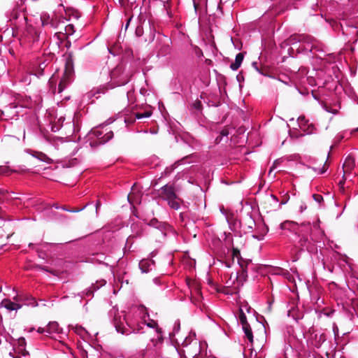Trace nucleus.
Returning <instances> with one entry per match:
<instances>
[{"instance_id":"obj_36","label":"nucleus","mask_w":358,"mask_h":358,"mask_svg":"<svg viewBox=\"0 0 358 358\" xmlns=\"http://www.w3.org/2000/svg\"><path fill=\"white\" fill-rule=\"evenodd\" d=\"M134 194V193H131L128 196V199H129L130 202H131V201L133 200Z\"/></svg>"},{"instance_id":"obj_31","label":"nucleus","mask_w":358,"mask_h":358,"mask_svg":"<svg viewBox=\"0 0 358 358\" xmlns=\"http://www.w3.org/2000/svg\"><path fill=\"white\" fill-rule=\"evenodd\" d=\"M313 227L315 230L320 229V220H318L315 222H313Z\"/></svg>"},{"instance_id":"obj_26","label":"nucleus","mask_w":358,"mask_h":358,"mask_svg":"<svg viewBox=\"0 0 358 358\" xmlns=\"http://www.w3.org/2000/svg\"><path fill=\"white\" fill-rule=\"evenodd\" d=\"M75 332L78 334H83L85 332V329L80 326H76L75 328Z\"/></svg>"},{"instance_id":"obj_27","label":"nucleus","mask_w":358,"mask_h":358,"mask_svg":"<svg viewBox=\"0 0 358 358\" xmlns=\"http://www.w3.org/2000/svg\"><path fill=\"white\" fill-rule=\"evenodd\" d=\"M313 170L318 174H322L327 171V169L325 168V166H324L321 169L313 168Z\"/></svg>"},{"instance_id":"obj_35","label":"nucleus","mask_w":358,"mask_h":358,"mask_svg":"<svg viewBox=\"0 0 358 358\" xmlns=\"http://www.w3.org/2000/svg\"><path fill=\"white\" fill-rule=\"evenodd\" d=\"M5 224V220L0 217V227H3Z\"/></svg>"},{"instance_id":"obj_28","label":"nucleus","mask_w":358,"mask_h":358,"mask_svg":"<svg viewBox=\"0 0 358 358\" xmlns=\"http://www.w3.org/2000/svg\"><path fill=\"white\" fill-rule=\"evenodd\" d=\"M39 159L44 162H48V163L50 162V159L48 158L45 155H44L43 153L40 154Z\"/></svg>"},{"instance_id":"obj_32","label":"nucleus","mask_w":358,"mask_h":358,"mask_svg":"<svg viewBox=\"0 0 358 358\" xmlns=\"http://www.w3.org/2000/svg\"><path fill=\"white\" fill-rule=\"evenodd\" d=\"M37 332L40 334H46V327H38Z\"/></svg>"},{"instance_id":"obj_13","label":"nucleus","mask_w":358,"mask_h":358,"mask_svg":"<svg viewBox=\"0 0 358 358\" xmlns=\"http://www.w3.org/2000/svg\"><path fill=\"white\" fill-rule=\"evenodd\" d=\"M243 58H244V55L243 52L238 53L236 56L234 62L231 64L230 68L233 71L238 70L243 62Z\"/></svg>"},{"instance_id":"obj_37","label":"nucleus","mask_w":358,"mask_h":358,"mask_svg":"<svg viewBox=\"0 0 358 358\" xmlns=\"http://www.w3.org/2000/svg\"><path fill=\"white\" fill-rule=\"evenodd\" d=\"M253 237L256 238H257L259 240H262L263 239V236H261L259 237V236H257L254 235Z\"/></svg>"},{"instance_id":"obj_22","label":"nucleus","mask_w":358,"mask_h":358,"mask_svg":"<svg viewBox=\"0 0 358 358\" xmlns=\"http://www.w3.org/2000/svg\"><path fill=\"white\" fill-rule=\"evenodd\" d=\"M150 115H151V113L150 112H145V113H136V117L137 119H141L143 117H148Z\"/></svg>"},{"instance_id":"obj_39","label":"nucleus","mask_w":358,"mask_h":358,"mask_svg":"<svg viewBox=\"0 0 358 358\" xmlns=\"http://www.w3.org/2000/svg\"><path fill=\"white\" fill-rule=\"evenodd\" d=\"M222 134L223 136H227V135L228 134V133H227V131H222Z\"/></svg>"},{"instance_id":"obj_9","label":"nucleus","mask_w":358,"mask_h":358,"mask_svg":"<svg viewBox=\"0 0 358 358\" xmlns=\"http://www.w3.org/2000/svg\"><path fill=\"white\" fill-rule=\"evenodd\" d=\"M62 332V329L59 327L57 322H50L46 327V334H59Z\"/></svg>"},{"instance_id":"obj_42","label":"nucleus","mask_w":358,"mask_h":358,"mask_svg":"<svg viewBox=\"0 0 358 358\" xmlns=\"http://www.w3.org/2000/svg\"><path fill=\"white\" fill-rule=\"evenodd\" d=\"M99 206V203H96V209L98 208Z\"/></svg>"},{"instance_id":"obj_2","label":"nucleus","mask_w":358,"mask_h":358,"mask_svg":"<svg viewBox=\"0 0 358 358\" xmlns=\"http://www.w3.org/2000/svg\"><path fill=\"white\" fill-rule=\"evenodd\" d=\"M25 299L24 296H15L13 297L14 301L8 299H4L1 302V307H3L8 311L17 310L23 306L35 307L37 306V302L35 299H31V302L21 303Z\"/></svg>"},{"instance_id":"obj_23","label":"nucleus","mask_w":358,"mask_h":358,"mask_svg":"<svg viewBox=\"0 0 358 358\" xmlns=\"http://www.w3.org/2000/svg\"><path fill=\"white\" fill-rule=\"evenodd\" d=\"M136 35L138 37L141 36L143 34V29L141 26H138L136 29Z\"/></svg>"},{"instance_id":"obj_1","label":"nucleus","mask_w":358,"mask_h":358,"mask_svg":"<svg viewBox=\"0 0 358 358\" xmlns=\"http://www.w3.org/2000/svg\"><path fill=\"white\" fill-rule=\"evenodd\" d=\"M114 325L117 332L125 335L138 333L145 326L155 329L157 334L162 333L157 322L150 318L144 308H138L134 312L123 315L122 318L121 316H115Z\"/></svg>"},{"instance_id":"obj_40","label":"nucleus","mask_w":358,"mask_h":358,"mask_svg":"<svg viewBox=\"0 0 358 358\" xmlns=\"http://www.w3.org/2000/svg\"><path fill=\"white\" fill-rule=\"evenodd\" d=\"M141 339V336H136V341H139Z\"/></svg>"},{"instance_id":"obj_44","label":"nucleus","mask_w":358,"mask_h":358,"mask_svg":"<svg viewBox=\"0 0 358 358\" xmlns=\"http://www.w3.org/2000/svg\"><path fill=\"white\" fill-rule=\"evenodd\" d=\"M180 358H186V357H180Z\"/></svg>"},{"instance_id":"obj_12","label":"nucleus","mask_w":358,"mask_h":358,"mask_svg":"<svg viewBox=\"0 0 358 358\" xmlns=\"http://www.w3.org/2000/svg\"><path fill=\"white\" fill-rule=\"evenodd\" d=\"M298 122H299L300 128L302 130H303L304 131H306L307 134H311L314 131L315 127L312 124L308 125L307 129L305 128V126L308 123V121L305 119L304 117H299Z\"/></svg>"},{"instance_id":"obj_30","label":"nucleus","mask_w":358,"mask_h":358,"mask_svg":"<svg viewBox=\"0 0 358 358\" xmlns=\"http://www.w3.org/2000/svg\"><path fill=\"white\" fill-rule=\"evenodd\" d=\"M193 106L194 108H195L196 109H200L201 107V103L200 101H196L194 103H193Z\"/></svg>"},{"instance_id":"obj_38","label":"nucleus","mask_w":358,"mask_h":358,"mask_svg":"<svg viewBox=\"0 0 358 358\" xmlns=\"http://www.w3.org/2000/svg\"><path fill=\"white\" fill-rule=\"evenodd\" d=\"M271 198H272L273 200H275V201H278V198H277L275 196H274V195H273V194H272V195H271Z\"/></svg>"},{"instance_id":"obj_7","label":"nucleus","mask_w":358,"mask_h":358,"mask_svg":"<svg viewBox=\"0 0 358 358\" xmlns=\"http://www.w3.org/2000/svg\"><path fill=\"white\" fill-rule=\"evenodd\" d=\"M176 196L174 188L172 186L164 185L161 189L160 196L166 201L175 198Z\"/></svg>"},{"instance_id":"obj_41","label":"nucleus","mask_w":358,"mask_h":358,"mask_svg":"<svg viewBox=\"0 0 358 358\" xmlns=\"http://www.w3.org/2000/svg\"><path fill=\"white\" fill-rule=\"evenodd\" d=\"M320 345H321V343H320V342H319L318 343L315 344V345L316 347H317V348H318V347H320Z\"/></svg>"},{"instance_id":"obj_16","label":"nucleus","mask_w":358,"mask_h":358,"mask_svg":"<svg viewBox=\"0 0 358 358\" xmlns=\"http://www.w3.org/2000/svg\"><path fill=\"white\" fill-rule=\"evenodd\" d=\"M167 202L169 206L175 210H178L180 206L179 199L177 197V196H175V198H171V199L168 200Z\"/></svg>"},{"instance_id":"obj_34","label":"nucleus","mask_w":358,"mask_h":358,"mask_svg":"<svg viewBox=\"0 0 358 358\" xmlns=\"http://www.w3.org/2000/svg\"><path fill=\"white\" fill-rule=\"evenodd\" d=\"M313 197H314V199H315L316 201H320V199H322V196H321L320 195H315V194H314V195H313Z\"/></svg>"},{"instance_id":"obj_20","label":"nucleus","mask_w":358,"mask_h":358,"mask_svg":"<svg viewBox=\"0 0 358 358\" xmlns=\"http://www.w3.org/2000/svg\"><path fill=\"white\" fill-rule=\"evenodd\" d=\"M64 31L66 36L72 35L75 32L74 26L69 24L65 27Z\"/></svg>"},{"instance_id":"obj_15","label":"nucleus","mask_w":358,"mask_h":358,"mask_svg":"<svg viewBox=\"0 0 358 358\" xmlns=\"http://www.w3.org/2000/svg\"><path fill=\"white\" fill-rule=\"evenodd\" d=\"M51 19H52V17L50 16V15L48 13H43L41 15V21L42 26L43 27L48 26V25L50 26Z\"/></svg>"},{"instance_id":"obj_25","label":"nucleus","mask_w":358,"mask_h":358,"mask_svg":"<svg viewBox=\"0 0 358 358\" xmlns=\"http://www.w3.org/2000/svg\"><path fill=\"white\" fill-rule=\"evenodd\" d=\"M280 163L279 160H275L273 164V166L270 168V170L268 171V175L271 176L275 169L276 166L278 165Z\"/></svg>"},{"instance_id":"obj_6","label":"nucleus","mask_w":358,"mask_h":358,"mask_svg":"<svg viewBox=\"0 0 358 358\" xmlns=\"http://www.w3.org/2000/svg\"><path fill=\"white\" fill-rule=\"evenodd\" d=\"M73 73L71 70L66 71L58 85V93L63 90L72 82Z\"/></svg>"},{"instance_id":"obj_29","label":"nucleus","mask_w":358,"mask_h":358,"mask_svg":"<svg viewBox=\"0 0 358 358\" xmlns=\"http://www.w3.org/2000/svg\"><path fill=\"white\" fill-rule=\"evenodd\" d=\"M19 296H25V299H24L23 301H22L21 303H24V302H31V299H34L33 297H31V296H29L27 294H20Z\"/></svg>"},{"instance_id":"obj_5","label":"nucleus","mask_w":358,"mask_h":358,"mask_svg":"<svg viewBox=\"0 0 358 358\" xmlns=\"http://www.w3.org/2000/svg\"><path fill=\"white\" fill-rule=\"evenodd\" d=\"M160 358H178L180 357L177 348L171 343H163V338L160 343Z\"/></svg>"},{"instance_id":"obj_21","label":"nucleus","mask_w":358,"mask_h":358,"mask_svg":"<svg viewBox=\"0 0 358 358\" xmlns=\"http://www.w3.org/2000/svg\"><path fill=\"white\" fill-rule=\"evenodd\" d=\"M148 265V262L147 260H143L139 263V266L143 272L148 271V268H147Z\"/></svg>"},{"instance_id":"obj_8","label":"nucleus","mask_w":358,"mask_h":358,"mask_svg":"<svg viewBox=\"0 0 358 358\" xmlns=\"http://www.w3.org/2000/svg\"><path fill=\"white\" fill-rule=\"evenodd\" d=\"M250 310H251V308L250 306H248V304H241L240 306L238 319H239V322L241 324L242 327L249 324V323L247 321V317H246L245 311L250 313Z\"/></svg>"},{"instance_id":"obj_18","label":"nucleus","mask_w":358,"mask_h":358,"mask_svg":"<svg viewBox=\"0 0 358 358\" xmlns=\"http://www.w3.org/2000/svg\"><path fill=\"white\" fill-rule=\"evenodd\" d=\"M63 20L58 18L57 17H52L50 27L52 28H57L60 22H63Z\"/></svg>"},{"instance_id":"obj_4","label":"nucleus","mask_w":358,"mask_h":358,"mask_svg":"<svg viewBox=\"0 0 358 358\" xmlns=\"http://www.w3.org/2000/svg\"><path fill=\"white\" fill-rule=\"evenodd\" d=\"M245 272L243 269L241 272H232L225 284L227 287L231 288V293L236 292L245 280Z\"/></svg>"},{"instance_id":"obj_19","label":"nucleus","mask_w":358,"mask_h":358,"mask_svg":"<svg viewBox=\"0 0 358 358\" xmlns=\"http://www.w3.org/2000/svg\"><path fill=\"white\" fill-rule=\"evenodd\" d=\"M162 227V233L164 236H166L171 233H173V229L171 228V227L170 225L164 224Z\"/></svg>"},{"instance_id":"obj_43","label":"nucleus","mask_w":358,"mask_h":358,"mask_svg":"<svg viewBox=\"0 0 358 358\" xmlns=\"http://www.w3.org/2000/svg\"><path fill=\"white\" fill-rule=\"evenodd\" d=\"M193 358H198V357L194 356Z\"/></svg>"},{"instance_id":"obj_14","label":"nucleus","mask_w":358,"mask_h":358,"mask_svg":"<svg viewBox=\"0 0 358 358\" xmlns=\"http://www.w3.org/2000/svg\"><path fill=\"white\" fill-rule=\"evenodd\" d=\"M242 328H243V331L245 333V337L249 341V342L251 343V345H252V343H253V334H252V329H251V327H250V324L245 325V326H243Z\"/></svg>"},{"instance_id":"obj_33","label":"nucleus","mask_w":358,"mask_h":358,"mask_svg":"<svg viewBox=\"0 0 358 358\" xmlns=\"http://www.w3.org/2000/svg\"><path fill=\"white\" fill-rule=\"evenodd\" d=\"M301 226L307 227L308 230H310H310H311V229H312V228H311V224H310V223L309 222L302 223V224H301Z\"/></svg>"},{"instance_id":"obj_24","label":"nucleus","mask_w":358,"mask_h":358,"mask_svg":"<svg viewBox=\"0 0 358 358\" xmlns=\"http://www.w3.org/2000/svg\"><path fill=\"white\" fill-rule=\"evenodd\" d=\"M232 256L234 258L236 257L237 259H239L240 257V251L237 248H233L232 250Z\"/></svg>"},{"instance_id":"obj_3","label":"nucleus","mask_w":358,"mask_h":358,"mask_svg":"<svg viewBox=\"0 0 358 358\" xmlns=\"http://www.w3.org/2000/svg\"><path fill=\"white\" fill-rule=\"evenodd\" d=\"M157 338H150V343H148L142 351V358H160V343L162 341L161 333L157 334Z\"/></svg>"},{"instance_id":"obj_17","label":"nucleus","mask_w":358,"mask_h":358,"mask_svg":"<svg viewBox=\"0 0 358 358\" xmlns=\"http://www.w3.org/2000/svg\"><path fill=\"white\" fill-rule=\"evenodd\" d=\"M191 295H192V299H193L196 301H199L200 300V299L202 298L200 288L198 286L195 287L194 291L191 292Z\"/></svg>"},{"instance_id":"obj_11","label":"nucleus","mask_w":358,"mask_h":358,"mask_svg":"<svg viewBox=\"0 0 358 358\" xmlns=\"http://www.w3.org/2000/svg\"><path fill=\"white\" fill-rule=\"evenodd\" d=\"M94 133L100 140L101 143H104L108 141L113 136V133L111 131H106L103 136H101V135L103 134V131L96 130L94 131Z\"/></svg>"},{"instance_id":"obj_10","label":"nucleus","mask_w":358,"mask_h":358,"mask_svg":"<svg viewBox=\"0 0 358 358\" xmlns=\"http://www.w3.org/2000/svg\"><path fill=\"white\" fill-rule=\"evenodd\" d=\"M355 166V159L351 157L348 156L343 164V171L345 174L350 173L352 171Z\"/></svg>"}]
</instances>
